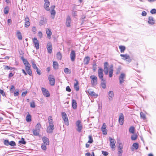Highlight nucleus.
Returning <instances> with one entry per match:
<instances>
[{
	"instance_id": "f257e3e1",
	"label": "nucleus",
	"mask_w": 156,
	"mask_h": 156,
	"mask_svg": "<svg viewBox=\"0 0 156 156\" xmlns=\"http://www.w3.org/2000/svg\"><path fill=\"white\" fill-rule=\"evenodd\" d=\"M103 69L101 68H99L98 70V75L99 79L101 80H104V74L103 73Z\"/></svg>"
},
{
	"instance_id": "f03ea898",
	"label": "nucleus",
	"mask_w": 156,
	"mask_h": 156,
	"mask_svg": "<svg viewBox=\"0 0 156 156\" xmlns=\"http://www.w3.org/2000/svg\"><path fill=\"white\" fill-rule=\"evenodd\" d=\"M62 115L65 124L66 125L68 126L69 124V122L66 114L65 112H63L62 113Z\"/></svg>"
},
{
	"instance_id": "7ed1b4c3",
	"label": "nucleus",
	"mask_w": 156,
	"mask_h": 156,
	"mask_svg": "<svg viewBox=\"0 0 156 156\" xmlns=\"http://www.w3.org/2000/svg\"><path fill=\"white\" fill-rule=\"evenodd\" d=\"M109 139L110 141V145L112 149L114 150L115 148V144L116 141L114 139H112L111 137H109Z\"/></svg>"
},
{
	"instance_id": "20e7f679",
	"label": "nucleus",
	"mask_w": 156,
	"mask_h": 156,
	"mask_svg": "<svg viewBox=\"0 0 156 156\" xmlns=\"http://www.w3.org/2000/svg\"><path fill=\"white\" fill-rule=\"evenodd\" d=\"M76 125L77 127V130L79 133H80L83 128L81 124V121L79 120H78L76 122Z\"/></svg>"
},
{
	"instance_id": "39448f33",
	"label": "nucleus",
	"mask_w": 156,
	"mask_h": 156,
	"mask_svg": "<svg viewBox=\"0 0 156 156\" xmlns=\"http://www.w3.org/2000/svg\"><path fill=\"white\" fill-rule=\"evenodd\" d=\"M90 78L92 79L91 83L93 86H95L97 83V77L94 75L91 76Z\"/></svg>"
},
{
	"instance_id": "423d86ee",
	"label": "nucleus",
	"mask_w": 156,
	"mask_h": 156,
	"mask_svg": "<svg viewBox=\"0 0 156 156\" xmlns=\"http://www.w3.org/2000/svg\"><path fill=\"white\" fill-rule=\"evenodd\" d=\"M41 91L43 95L46 97H48L50 96V94L49 92L45 88L42 87L41 88Z\"/></svg>"
},
{
	"instance_id": "0eeeda50",
	"label": "nucleus",
	"mask_w": 156,
	"mask_h": 156,
	"mask_svg": "<svg viewBox=\"0 0 156 156\" xmlns=\"http://www.w3.org/2000/svg\"><path fill=\"white\" fill-rule=\"evenodd\" d=\"M70 56L72 61L73 62L75 60L76 57V54L75 51L74 50H71L70 54Z\"/></svg>"
},
{
	"instance_id": "6e6552de",
	"label": "nucleus",
	"mask_w": 156,
	"mask_h": 156,
	"mask_svg": "<svg viewBox=\"0 0 156 156\" xmlns=\"http://www.w3.org/2000/svg\"><path fill=\"white\" fill-rule=\"evenodd\" d=\"M104 72L105 75H107L108 73V62H105L104 63Z\"/></svg>"
},
{
	"instance_id": "1a4fd4ad",
	"label": "nucleus",
	"mask_w": 156,
	"mask_h": 156,
	"mask_svg": "<svg viewBox=\"0 0 156 156\" xmlns=\"http://www.w3.org/2000/svg\"><path fill=\"white\" fill-rule=\"evenodd\" d=\"M48 80L50 82V84L51 86H53L55 84V80L52 75H50L48 76Z\"/></svg>"
},
{
	"instance_id": "9d476101",
	"label": "nucleus",
	"mask_w": 156,
	"mask_h": 156,
	"mask_svg": "<svg viewBox=\"0 0 156 156\" xmlns=\"http://www.w3.org/2000/svg\"><path fill=\"white\" fill-rule=\"evenodd\" d=\"M120 56L121 57H123L122 59L124 60H127V61L129 62H131V59H130L129 56V55L125 54H120Z\"/></svg>"
},
{
	"instance_id": "9b49d317",
	"label": "nucleus",
	"mask_w": 156,
	"mask_h": 156,
	"mask_svg": "<svg viewBox=\"0 0 156 156\" xmlns=\"http://www.w3.org/2000/svg\"><path fill=\"white\" fill-rule=\"evenodd\" d=\"M126 77L125 74L124 73H121L119 77V83L120 84H122L124 81V79Z\"/></svg>"
},
{
	"instance_id": "f8f14e48",
	"label": "nucleus",
	"mask_w": 156,
	"mask_h": 156,
	"mask_svg": "<svg viewBox=\"0 0 156 156\" xmlns=\"http://www.w3.org/2000/svg\"><path fill=\"white\" fill-rule=\"evenodd\" d=\"M71 19L70 16H68L66 18V25L67 27H70V24L71 23Z\"/></svg>"
},
{
	"instance_id": "ddd939ff",
	"label": "nucleus",
	"mask_w": 156,
	"mask_h": 156,
	"mask_svg": "<svg viewBox=\"0 0 156 156\" xmlns=\"http://www.w3.org/2000/svg\"><path fill=\"white\" fill-rule=\"evenodd\" d=\"M124 117L122 113L120 114L119 119V122L120 124L122 125L124 123Z\"/></svg>"
},
{
	"instance_id": "4468645a",
	"label": "nucleus",
	"mask_w": 156,
	"mask_h": 156,
	"mask_svg": "<svg viewBox=\"0 0 156 156\" xmlns=\"http://www.w3.org/2000/svg\"><path fill=\"white\" fill-rule=\"evenodd\" d=\"M45 3L44 5V8L47 11H49L50 10L49 6L50 5V2L49 0H44Z\"/></svg>"
},
{
	"instance_id": "2eb2a0df",
	"label": "nucleus",
	"mask_w": 156,
	"mask_h": 156,
	"mask_svg": "<svg viewBox=\"0 0 156 156\" xmlns=\"http://www.w3.org/2000/svg\"><path fill=\"white\" fill-rule=\"evenodd\" d=\"M41 20H40L39 24L40 26L43 25L46 23L47 22V20L46 18H44L43 16L41 17Z\"/></svg>"
},
{
	"instance_id": "dca6fc26",
	"label": "nucleus",
	"mask_w": 156,
	"mask_h": 156,
	"mask_svg": "<svg viewBox=\"0 0 156 156\" xmlns=\"http://www.w3.org/2000/svg\"><path fill=\"white\" fill-rule=\"evenodd\" d=\"M54 129V125H49L48 127L47 131L48 133H51L53 132V130Z\"/></svg>"
},
{
	"instance_id": "f3484780",
	"label": "nucleus",
	"mask_w": 156,
	"mask_h": 156,
	"mask_svg": "<svg viewBox=\"0 0 156 156\" xmlns=\"http://www.w3.org/2000/svg\"><path fill=\"white\" fill-rule=\"evenodd\" d=\"M155 20L152 16H150L148 17V23L149 24L153 25L155 24Z\"/></svg>"
},
{
	"instance_id": "a211bd4d",
	"label": "nucleus",
	"mask_w": 156,
	"mask_h": 156,
	"mask_svg": "<svg viewBox=\"0 0 156 156\" xmlns=\"http://www.w3.org/2000/svg\"><path fill=\"white\" fill-rule=\"evenodd\" d=\"M106 128V125L105 123H104L101 129L103 134L106 135L107 134V130Z\"/></svg>"
},
{
	"instance_id": "6ab92c4d",
	"label": "nucleus",
	"mask_w": 156,
	"mask_h": 156,
	"mask_svg": "<svg viewBox=\"0 0 156 156\" xmlns=\"http://www.w3.org/2000/svg\"><path fill=\"white\" fill-rule=\"evenodd\" d=\"M87 92L89 94L94 98L97 97L98 95L96 94L94 91H92L91 89H89L87 90Z\"/></svg>"
},
{
	"instance_id": "aec40b11",
	"label": "nucleus",
	"mask_w": 156,
	"mask_h": 156,
	"mask_svg": "<svg viewBox=\"0 0 156 156\" xmlns=\"http://www.w3.org/2000/svg\"><path fill=\"white\" fill-rule=\"evenodd\" d=\"M33 41L34 44L35 46L36 49H38L39 48V44L37 38L35 37L33 39Z\"/></svg>"
},
{
	"instance_id": "412c9836",
	"label": "nucleus",
	"mask_w": 156,
	"mask_h": 156,
	"mask_svg": "<svg viewBox=\"0 0 156 156\" xmlns=\"http://www.w3.org/2000/svg\"><path fill=\"white\" fill-rule=\"evenodd\" d=\"M108 100L109 101H112L114 97V93L112 91H110L108 92Z\"/></svg>"
},
{
	"instance_id": "4be33fe9",
	"label": "nucleus",
	"mask_w": 156,
	"mask_h": 156,
	"mask_svg": "<svg viewBox=\"0 0 156 156\" xmlns=\"http://www.w3.org/2000/svg\"><path fill=\"white\" fill-rule=\"evenodd\" d=\"M48 48H47V50L48 52L51 54L52 52V45L51 44L50 42H49L47 44Z\"/></svg>"
},
{
	"instance_id": "5701e85b",
	"label": "nucleus",
	"mask_w": 156,
	"mask_h": 156,
	"mask_svg": "<svg viewBox=\"0 0 156 156\" xmlns=\"http://www.w3.org/2000/svg\"><path fill=\"white\" fill-rule=\"evenodd\" d=\"M90 58L89 56H87L84 58L83 60L84 64L85 65H87L90 61Z\"/></svg>"
},
{
	"instance_id": "b1692460",
	"label": "nucleus",
	"mask_w": 156,
	"mask_h": 156,
	"mask_svg": "<svg viewBox=\"0 0 156 156\" xmlns=\"http://www.w3.org/2000/svg\"><path fill=\"white\" fill-rule=\"evenodd\" d=\"M46 31L48 38L50 39L51 36L52 34V32L51 31L50 29L49 28H48L46 29Z\"/></svg>"
},
{
	"instance_id": "393cba45",
	"label": "nucleus",
	"mask_w": 156,
	"mask_h": 156,
	"mask_svg": "<svg viewBox=\"0 0 156 156\" xmlns=\"http://www.w3.org/2000/svg\"><path fill=\"white\" fill-rule=\"evenodd\" d=\"M113 66L111 65L109 68V77H112V76L113 73Z\"/></svg>"
},
{
	"instance_id": "a878e982",
	"label": "nucleus",
	"mask_w": 156,
	"mask_h": 156,
	"mask_svg": "<svg viewBox=\"0 0 156 156\" xmlns=\"http://www.w3.org/2000/svg\"><path fill=\"white\" fill-rule=\"evenodd\" d=\"M72 105L73 108L76 109L77 108V103L75 100L73 99L72 101Z\"/></svg>"
},
{
	"instance_id": "bb28decb",
	"label": "nucleus",
	"mask_w": 156,
	"mask_h": 156,
	"mask_svg": "<svg viewBox=\"0 0 156 156\" xmlns=\"http://www.w3.org/2000/svg\"><path fill=\"white\" fill-rule=\"evenodd\" d=\"M43 142L46 145H48L49 144V140L46 137H44L42 138Z\"/></svg>"
},
{
	"instance_id": "cd10ccee",
	"label": "nucleus",
	"mask_w": 156,
	"mask_h": 156,
	"mask_svg": "<svg viewBox=\"0 0 156 156\" xmlns=\"http://www.w3.org/2000/svg\"><path fill=\"white\" fill-rule=\"evenodd\" d=\"M40 131V129H35L33 130V134L36 136H38Z\"/></svg>"
},
{
	"instance_id": "c85d7f7f",
	"label": "nucleus",
	"mask_w": 156,
	"mask_h": 156,
	"mask_svg": "<svg viewBox=\"0 0 156 156\" xmlns=\"http://www.w3.org/2000/svg\"><path fill=\"white\" fill-rule=\"evenodd\" d=\"M53 67L54 69H58V64L57 62L54 61L53 62Z\"/></svg>"
},
{
	"instance_id": "c756f323",
	"label": "nucleus",
	"mask_w": 156,
	"mask_h": 156,
	"mask_svg": "<svg viewBox=\"0 0 156 156\" xmlns=\"http://www.w3.org/2000/svg\"><path fill=\"white\" fill-rule=\"evenodd\" d=\"M16 35L19 40H21L22 39V36L21 32L18 31L16 33Z\"/></svg>"
},
{
	"instance_id": "7c9ffc66",
	"label": "nucleus",
	"mask_w": 156,
	"mask_h": 156,
	"mask_svg": "<svg viewBox=\"0 0 156 156\" xmlns=\"http://www.w3.org/2000/svg\"><path fill=\"white\" fill-rule=\"evenodd\" d=\"M101 86L103 89H105L106 88V82L105 80L103 81H101Z\"/></svg>"
},
{
	"instance_id": "2f4dec72",
	"label": "nucleus",
	"mask_w": 156,
	"mask_h": 156,
	"mask_svg": "<svg viewBox=\"0 0 156 156\" xmlns=\"http://www.w3.org/2000/svg\"><path fill=\"white\" fill-rule=\"evenodd\" d=\"M26 121L27 122H30L31 121V117L30 115L28 114L26 117Z\"/></svg>"
},
{
	"instance_id": "473e14b6",
	"label": "nucleus",
	"mask_w": 156,
	"mask_h": 156,
	"mask_svg": "<svg viewBox=\"0 0 156 156\" xmlns=\"http://www.w3.org/2000/svg\"><path fill=\"white\" fill-rule=\"evenodd\" d=\"M9 9L8 6H6L4 9V12L5 14H8L9 12Z\"/></svg>"
},
{
	"instance_id": "72a5a7b5",
	"label": "nucleus",
	"mask_w": 156,
	"mask_h": 156,
	"mask_svg": "<svg viewBox=\"0 0 156 156\" xmlns=\"http://www.w3.org/2000/svg\"><path fill=\"white\" fill-rule=\"evenodd\" d=\"M48 120L49 125H53V120L52 118V117L51 116H49L48 117Z\"/></svg>"
},
{
	"instance_id": "f704fd0d",
	"label": "nucleus",
	"mask_w": 156,
	"mask_h": 156,
	"mask_svg": "<svg viewBox=\"0 0 156 156\" xmlns=\"http://www.w3.org/2000/svg\"><path fill=\"white\" fill-rule=\"evenodd\" d=\"M22 60L23 61V62L24 64L25 65V66H29V65H30V63L26 59L23 58L22 59Z\"/></svg>"
},
{
	"instance_id": "c9c22d12",
	"label": "nucleus",
	"mask_w": 156,
	"mask_h": 156,
	"mask_svg": "<svg viewBox=\"0 0 156 156\" xmlns=\"http://www.w3.org/2000/svg\"><path fill=\"white\" fill-rule=\"evenodd\" d=\"M129 132L132 134L134 133L135 128L133 126H131L129 129Z\"/></svg>"
},
{
	"instance_id": "e433bc0d",
	"label": "nucleus",
	"mask_w": 156,
	"mask_h": 156,
	"mask_svg": "<svg viewBox=\"0 0 156 156\" xmlns=\"http://www.w3.org/2000/svg\"><path fill=\"white\" fill-rule=\"evenodd\" d=\"M119 48L120 50V52L123 53L124 52L126 49L125 47L124 46H119Z\"/></svg>"
},
{
	"instance_id": "4c0bfd02",
	"label": "nucleus",
	"mask_w": 156,
	"mask_h": 156,
	"mask_svg": "<svg viewBox=\"0 0 156 156\" xmlns=\"http://www.w3.org/2000/svg\"><path fill=\"white\" fill-rule=\"evenodd\" d=\"M51 17L52 18H54L55 17V11L54 9L51 10Z\"/></svg>"
},
{
	"instance_id": "58836bf2",
	"label": "nucleus",
	"mask_w": 156,
	"mask_h": 156,
	"mask_svg": "<svg viewBox=\"0 0 156 156\" xmlns=\"http://www.w3.org/2000/svg\"><path fill=\"white\" fill-rule=\"evenodd\" d=\"M14 68L11 67L9 66H4V69L5 70H8L9 69L12 70L13 69H14Z\"/></svg>"
},
{
	"instance_id": "ea45409f",
	"label": "nucleus",
	"mask_w": 156,
	"mask_h": 156,
	"mask_svg": "<svg viewBox=\"0 0 156 156\" xmlns=\"http://www.w3.org/2000/svg\"><path fill=\"white\" fill-rule=\"evenodd\" d=\"M57 57L58 59L61 60L62 58L61 54L60 52H58L57 54Z\"/></svg>"
},
{
	"instance_id": "a19ab883",
	"label": "nucleus",
	"mask_w": 156,
	"mask_h": 156,
	"mask_svg": "<svg viewBox=\"0 0 156 156\" xmlns=\"http://www.w3.org/2000/svg\"><path fill=\"white\" fill-rule=\"evenodd\" d=\"M9 145H10L12 147H14L16 146V144L14 141H11L9 142Z\"/></svg>"
},
{
	"instance_id": "79ce46f5",
	"label": "nucleus",
	"mask_w": 156,
	"mask_h": 156,
	"mask_svg": "<svg viewBox=\"0 0 156 156\" xmlns=\"http://www.w3.org/2000/svg\"><path fill=\"white\" fill-rule=\"evenodd\" d=\"M140 116L141 118L144 119H146V116L142 112H141L140 113Z\"/></svg>"
},
{
	"instance_id": "37998d69",
	"label": "nucleus",
	"mask_w": 156,
	"mask_h": 156,
	"mask_svg": "<svg viewBox=\"0 0 156 156\" xmlns=\"http://www.w3.org/2000/svg\"><path fill=\"white\" fill-rule=\"evenodd\" d=\"M15 90V88L13 85H12L10 89L9 90L11 93H13Z\"/></svg>"
},
{
	"instance_id": "c03bdc74",
	"label": "nucleus",
	"mask_w": 156,
	"mask_h": 156,
	"mask_svg": "<svg viewBox=\"0 0 156 156\" xmlns=\"http://www.w3.org/2000/svg\"><path fill=\"white\" fill-rule=\"evenodd\" d=\"M132 146L136 150L138 148L139 144L137 143H134L133 144Z\"/></svg>"
},
{
	"instance_id": "a18cd8bd",
	"label": "nucleus",
	"mask_w": 156,
	"mask_h": 156,
	"mask_svg": "<svg viewBox=\"0 0 156 156\" xmlns=\"http://www.w3.org/2000/svg\"><path fill=\"white\" fill-rule=\"evenodd\" d=\"M89 140H88V142L90 143H93V140L92 139V136L91 135H89Z\"/></svg>"
},
{
	"instance_id": "49530a36",
	"label": "nucleus",
	"mask_w": 156,
	"mask_h": 156,
	"mask_svg": "<svg viewBox=\"0 0 156 156\" xmlns=\"http://www.w3.org/2000/svg\"><path fill=\"white\" fill-rule=\"evenodd\" d=\"M122 149H118V155L119 156H122Z\"/></svg>"
},
{
	"instance_id": "de8ad7c7",
	"label": "nucleus",
	"mask_w": 156,
	"mask_h": 156,
	"mask_svg": "<svg viewBox=\"0 0 156 156\" xmlns=\"http://www.w3.org/2000/svg\"><path fill=\"white\" fill-rule=\"evenodd\" d=\"M97 69V65L95 63L93 64V69L94 72Z\"/></svg>"
},
{
	"instance_id": "09e8293b",
	"label": "nucleus",
	"mask_w": 156,
	"mask_h": 156,
	"mask_svg": "<svg viewBox=\"0 0 156 156\" xmlns=\"http://www.w3.org/2000/svg\"><path fill=\"white\" fill-rule=\"evenodd\" d=\"M19 143L20 144H25L26 143V142L25 141L24 139L23 138H22V140L19 141Z\"/></svg>"
},
{
	"instance_id": "8fccbe9b",
	"label": "nucleus",
	"mask_w": 156,
	"mask_h": 156,
	"mask_svg": "<svg viewBox=\"0 0 156 156\" xmlns=\"http://www.w3.org/2000/svg\"><path fill=\"white\" fill-rule=\"evenodd\" d=\"M137 135L134 134L131 136V138L132 140H134L137 139Z\"/></svg>"
},
{
	"instance_id": "3c124183",
	"label": "nucleus",
	"mask_w": 156,
	"mask_h": 156,
	"mask_svg": "<svg viewBox=\"0 0 156 156\" xmlns=\"http://www.w3.org/2000/svg\"><path fill=\"white\" fill-rule=\"evenodd\" d=\"M19 95V90H16L14 93V95L15 97Z\"/></svg>"
},
{
	"instance_id": "603ef678",
	"label": "nucleus",
	"mask_w": 156,
	"mask_h": 156,
	"mask_svg": "<svg viewBox=\"0 0 156 156\" xmlns=\"http://www.w3.org/2000/svg\"><path fill=\"white\" fill-rule=\"evenodd\" d=\"M9 140H4V144L6 146H8L9 144Z\"/></svg>"
},
{
	"instance_id": "864d4df0",
	"label": "nucleus",
	"mask_w": 156,
	"mask_h": 156,
	"mask_svg": "<svg viewBox=\"0 0 156 156\" xmlns=\"http://www.w3.org/2000/svg\"><path fill=\"white\" fill-rule=\"evenodd\" d=\"M101 152L102 154L104 156H107L108 154V153L107 151H102Z\"/></svg>"
},
{
	"instance_id": "5fc2aeb1",
	"label": "nucleus",
	"mask_w": 156,
	"mask_h": 156,
	"mask_svg": "<svg viewBox=\"0 0 156 156\" xmlns=\"http://www.w3.org/2000/svg\"><path fill=\"white\" fill-rule=\"evenodd\" d=\"M30 25V22H25V26L26 27H28Z\"/></svg>"
},
{
	"instance_id": "6e6d98bb",
	"label": "nucleus",
	"mask_w": 156,
	"mask_h": 156,
	"mask_svg": "<svg viewBox=\"0 0 156 156\" xmlns=\"http://www.w3.org/2000/svg\"><path fill=\"white\" fill-rule=\"evenodd\" d=\"M30 106L32 108H34L35 107V103L34 102H32L30 103Z\"/></svg>"
},
{
	"instance_id": "4d7b16f0",
	"label": "nucleus",
	"mask_w": 156,
	"mask_h": 156,
	"mask_svg": "<svg viewBox=\"0 0 156 156\" xmlns=\"http://www.w3.org/2000/svg\"><path fill=\"white\" fill-rule=\"evenodd\" d=\"M86 16L85 15H83L82 16L81 18V20H82V24L84 22V20Z\"/></svg>"
},
{
	"instance_id": "13d9d810",
	"label": "nucleus",
	"mask_w": 156,
	"mask_h": 156,
	"mask_svg": "<svg viewBox=\"0 0 156 156\" xmlns=\"http://www.w3.org/2000/svg\"><path fill=\"white\" fill-rule=\"evenodd\" d=\"M150 12L152 14L156 13V9H151L150 11Z\"/></svg>"
},
{
	"instance_id": "bf43d9fd",
	"label": "nucleus",
	"mask_w": 156,
	"mask_h": 156,
	"mask_svg": "<svg viewBox=\"0 0 156 156\" xmlns=\"http://www.w3.org/2000/svg\"><path fill=\"white\" fill-rule=\"evenodd\" d=\"M30 67L31 66L30 65H29V66H25V69L27 71L30 69Z\"/></svg>"
},
{
	"instance_id": "052dcab7",
	"label": "nucleus",
	"mask_w": 156,
	"mask_h": 156,
	"mask_svg": "<svg viewBox=\"0 0 156 156\" xmlns=\"http://www.w3.org/2000/svg\"><path fill=\"white\" fill-rule=\"evenodd\" d=\"M41 127V125L40 123H38L36 126L35 129H40V128Z\"/></svg>"
},
{
	"instance_id": "680f3d73",
	"label": "nucleus",
	"mask_w": 156,
	"mask_h": 156,
	"mask_svg": "<svg viewBox=\"0 0 156 156\" xmlns=\"http://www.w3.org/2000/svg\"><path fill=\"white\" fill-rule=\"evenodd\" d=\"M41 148L42 150H43L44 151H45L47 149L46 146L45 145H43V144L41 146Z\"/></svg>"
},
{
	"instance_id": "e2e57ef3",
	"label": "nucleus",
	"mask_w": 156,
	"mask_h": 156,
	"mask_svg": "<svg viewBox=\"0 0 156 156\" xmlns=\"http://www.w3.org/2000/svg\"><path fill=\"white\" fill-rule=\"evenodd\" d=\"M35 70H36V71L37 72V73L38 75H40L41 74V70L40 69H38V68H37V69H35Z\"/></svg>"
},
{
	"instance_id": "0e129e2a",
	"label": "nucleus",
	"mask_w": 156,
	"mask_h": 156,
	"mask_svg": "<svg viewBox=\"0 0 156 156\" xmlns=\"http://www.w3.org/2000/svg\"><path fill=\"white\" fill-rule=\"evenodd\" d=\"M64 71L66 73H68L69 71V69L67 68H65L64 69Z\"/></svg>"
},
{
	"instance_id": "69168bd1",
	"label": "nucleus",
	"mask_w": 156,
	"mask_h": 156,
	"mask_svg": "<svg viewBox=\"0 0 156 156\" xmlns=\"http://www.w3.org/2000/svg\"><path fill=\"white\" fill-rule=\"evenodd\" d=\"M0 94H1L3 96L5 95V93L4 92L3 90L0 89Z\"/></svg>"
},
{
	"instance_id": "338daca9",
	"label": "nucleus",
	"mask_w": 156,
	"mask_h": 156,
	"mask_svg": "<svg viewBox=\"0 0 156 156\" xmlns=\"http://www.w3.org/2000/svg\"><path fill=\"white\" fill-rule=\"evenodd\" d=\"M66 90L68 92H70L71 91V89H70L69 86H67L66 88Z\"/></svg>"
},
{
	"instance_id": "774afa93",
	"label": "nucleus",
	"mask_w": 156,
	"mask_h": 156,
	"mask_svg": "<svg viewBox=\"0 0 156 156\" xmlns=\"http://www.w3.org/2000/svg\"><path fill=\"white\" fill-rule=\"evenodd\" d=\"M147 13L145 11H143L142 12L141 15L143 16H146L147 15Z\"/></svg>"
}]
</instances>
